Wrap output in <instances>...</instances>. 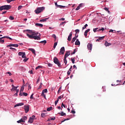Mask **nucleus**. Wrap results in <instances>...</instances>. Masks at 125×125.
Masks as SVG:
<instances>
[{
	"instance_id": "obj_35",
	"label": "nucleus",
	"mask_w": 125,
	"mask_h": 125,
	"mask_svg": "<svg viewBox=\"0 0 125 125\" xmlns=\"http://www.w3.org/2000/svg\"><path fill=\"white\" fill-rule=\"evenodd\" d=\"M87 26H88L87 24H85L84 26L82 28L83 30H84V29H85Z\"/></svg>"
},
{
	"instance_id": "obj_55",
	"label": "nucleus",
	"mask_w": 125,
	"mask_h": 125,
	"mask_svg": "<svg viewBox=\"0 0 125 125\" xmlns=\"http://www.w3.org/2000/svg\"><path fill=\"white\" fill-rule=\"evenodd\" d=\"M52 38H54V39H56V35H55V34H53L52 35Z\"/></svg>"
},
{
	"instance_id": "obj_29",
	"label": "nucleus",
	"mask_w": 125,
	"mask_h": 125,
	"mask_svg": "<svg viewBox=\"0 0 125 125\" xmlns=\"http://www.w3.org/2000/svg\"><path fill=\"white\" fill-rule=\"evenodd\" d=\"M64 63L65 65H67V58H64Z\"/></svg>"
},
{
	"instance_id": "obj_38",
	"label": "nucleus",
	"mask_w": 125,
	"mask_h": 125,
	"mask_svg": "<svg viewBox=\"0 0 125 125\" xmlns=\"http://www.w3.org/2000/svg\"><path fill=\"white\" fill-rule=\"evenodd\" d=\"M98 29V28H94L93 29V32L94 33H96V32H97V31H98V30H97Z\"/></svg>"
},
{
	"instance_id": "obj_31",
	"label": "nucleus",
	"mask_w": 125,
	"mask_h": 125,
	"mask_svg": "<svg viewBox=\"0 0 125 125\" xmlns=\"http://www.w3.org/2000/svg\"><path fill=\"white\" fill-rule=\"evenodd\" d=\"M24 90V86H22L21 89H20V92H23V91Z\"/></svg>"
},
{
	"instance_id": "obj_26",
	"label": "nucleus",
	"mask_w": 125,
	"mask_h": 125,
	"mask_svg": "<svg viewBox=\"0 0 125 125\" xmlns=\"http://www.w3.org/2000/svg\"><path fill=\"white\" fill-rule=\"evenodd\" d=\"M22 121H24V123H25V121L27 120V116H24L22 118Z\"/></svg>"
},
{
	"instance_id": "obj_28",
	"label": "nucleus",
	"mask_w": 125,
	"mask_h": 125,
	"mask_svg": "<svg viewBox=\"0 0 125 125\" xmlns=\"http://www.w3.org/2000/svg\"><path fill=\"white\" fill-rule=\"evenodd\" d=\"M104 38H105V36L99 37V38H98L99 41H102V40H103Z\"/></svg>"
},
{
	"instance_id": "obj_41",
	"label": "nucleus",
	"mask_w": 125,
	"mask_h": 125,
	"mask_svg": "<svg viewBox=\"0 0 125 125\" xmlns=\"http://www.w3.org/2000/svg\"><path fill=\"white\" fill-rule=\"evenodd\" d=\"M24 53V52H19V56H22V54Z\"/></svg>"
},
{
	"instance_id": "obj_32",
	"label": "nucleus",
	"mask_w": 125,
	"mask_h": 125,
	"mask_svg": "<svg viewBox=\"0 0 125 125\" xmlns=\"http://www.w3.org/2000/svg\"><path fill=\"white\" fill-rule=\"evenodd\" d=\"M52 109V107H50L47 108V111H48V112H49V111H51V110Z\"/></svg>"
},
{
	"instance_id": "obj_2",
	"label": "nucleus",
	"mask_w": 125,
	"mask_h": 125,
	"mask_svg": "<svg viewBox=\"0 0 125 125\" xmlns=\"http://www.w3.org/2000/svg\"><path fill=\"white\" fill-rule=\"evenodd\" d=\"M11 9V5H4L0 7V11L2 10H9Z\"/></svg>"
},
{
	"instance_id": "obj_61",
	"label": "nucleus",
	"mask_w": 125,
	"mask_h": 125,
	"mask_svg": "<svg viewBox=\"0 0 125 125\" xmlns=\"http://www.w3.org/2000/svg\"><path fill=\"white\" fill-rule=\"evenodd\" d=\"M7 74H8V75H9V76H11V75H12V74H11V73L9 72H7Z\"/></svg>"
},
{
	"instance_id": "obj_24",
	"label": "nucleus",
	"mask_w": 125,
	"mask_h": 125,
	"mask_svg": "<svg viewBox=\"0 0 125 125\" xmlns=\"http://www.w3.org/2000/svg\"><path fill=\"white\" fill-rule=\"evenodd\" d=\"M40 43H43V44H45V43H46V40H44L43 41H41L40 42Z\"/></svg>"
},
{
	"instance_id": "obj_6",
	"label": "nucleus",
	"mask_w": 125,
	"mask_h": 125,
	"mask_svg": "<svg viewBox=\"0 0 125 125\" xmlns=\"http://www.w3.org/2000/svg\"><path fill=\"white\" fill-rule=\"evenodd\" d=\"M65 53V47H62L59 53L60 55H63Z\"/></svg>"
},
{
	"instance_id": "obj_44",
	"label": "nucleus",
	"mask_w": 125,
	"mask_h": 125,
	"mask_svg": "<svg viewBox=\"0 0 125 125\" xmlns=\"http://www.w3.org/2000/svg\"><path fill=\"white\" fill-rule=\"evenodd\" d=\"M41 117H42V118H44V117H45V113H42L41 114Z\"/></svg>"
},
{
	"instance_id": "obj_19",
	"label": "nucleus",
	"mask_w": 125,
	"mask_h": 125,
	"mask_svg": "<svg viewBox=\"0 0 125 125\" xmlns=\"http://www.w3.org/2000/svg\"><path fill=\"white\" fill-rule=\"evenodd\" d=\"M111 43H108L107 42V41L105 42V43H104V45L105 46H109V45H111Z\"/></svg>"
},
{
	"instance_id": "obj_7",
	"label": "nucleus",
	"mask_w": 125,
	"mask_h": 125,
	"mask_svg": "<svg viewBox=\"0 0 125 125\" xmlns=\"http://www.w3.org/2000/svg\"><path fill=\"white\" fill-rule=\"evenodd\" d=\"M7 46L9 47H11V46H13L14 47H18V46H19V45L17 44H11L8 45Z\"/></svg>"
},
{
	"instance_id": "obj_30",
	"label": "nucleus",
	"mask_w": 125,
	"mask_h": 125,
	"mask_svg": "<svg viewBox=\"0 0 125 125\" xmlns=\"http://www.w3.org/2000/svg\"><path fill=\"white\" fill-rule=\"evenodd\" d=\"M54 120H55V117L50 118V119H48V121H54Z\"/></svg>"
},
{
	"instance_id": "obj_49",
	"label": "nucleus",
	"mask_w": 125,
	"mask_h": 125,
	"mask_svg": "<svg viewBox=\"0 0 125 125\" xmlns=\"http://www.w3.org/2000/svg\"><path fill=\"white\" fill-rule=\"evenodd\" d=\"M75 33L76 34H78V33H80V30L79 29L75 30Z\"/></svg>"
},
{
	"instance_id": "obj_5",
	"label": "nucleus",
	"mask_w": 125,
	"mask_h": 125,
	"mask_svg": "<svg viewBox=\"0 0 125 125\" xmlns=\"http://www.w3.org/2000/svg\"><path fill=\"white\" fill-rule=\"evenodd\" d=\"M44 93H47V89H44L42 90V96L45 99H46V97H45V94Z\"/></svg>"
},
{
	"instance_id": "obj_60",
	"label": "nucleus",
	"mask_w": 125,
	"mask_h": 125,
	"mask_svg": "<svg viewBox=\"0 0 125 125\" xmlns=\"http://www.w3.org/2000/svg\"><path fill=\"white\" fill-rule=\"evenodd\" d=\"M64 23H66V22H65V21L62 22L60 23V25L61 26V25H63V24H64Z\"/></svg>"
},
{
	"instance_id": "obj_22",
	"label": "nucleus",
	"mask_w": 125,
	"mask_h": 125,
	"mask_svg": "<svg viewBox=\"0 0 125 125\" xmlns=\"http://www.w3.org/2000/svg\"><path fill=\"white\" fill-rule=\"evenodd\" d=\"M82 4H80L76 8V10H79L81 7H82Z\"/></svg>"
},
{
	"instance_id": "obj_10",
	"label": "nucleus",
	"mask_w": 125,
	"mask_h": 125,
	"mask_svg": "<svg viewBox=\"0 0 125 125\" xmlns=\"http://www.w3.org/2000/svg\"><path fill=\"white\" fill-rule=\"evenodd\" d=\"M72 36H73V34L72 32H70L67 38V41H68V42H71V40H72Z\"/></svg>"
},
{
	"instance_id": "obj_18",
	"label": "nucleus",
	"mask_w": 125,
	"mask_h": 125,
	"mask_svg": "<svg viewBox=\"0 0 125 125\" xmlns=\"http://www.w3.org/2000/svg\"><path fill=\"white\" fill-rule=\"evenodd\" d=\"M22 105H24V104L20 103V104H16L15 105V107H18L19 106H22Z\"/></svg>"
},
{
	"instance_id": "obj_15",
	"label": "nucleus",
	"mask_w": 125,
	"mask_h": 125,
	"mask_svg": "<svg viewBox=\"0 0 125 125\" xmlns=\"http://www.w3.org/2000/svg\"><path fill=\"white\" fill-rule=\"evenodd\" d=\"M28 50L32 51V53H33V54H36V51L35 50V49H34L33 48H29Z\"/></svg>"
},
{
	"instance_id": "obj_21",
	"label": "nucleus",
	"mask_w": 125,
	"mask_h": 125,
	"mask_svg": "<svg viewBox=\"0 0 125 125\" xmlns=\"http://www.w3.org/2000/svg\"><path fill=\"white\" fill-rule=\"evenodd\" d=\"M17 123H18V124H21V123H24V121L22 119H21V120L18 121Z\"/></svg>"
},
{
	"instance_id": "obj_33",
	"label": "nucleus",
	"mask_w": 125,
	"mask_h": 125,
	"mask_svg": "<svg viewBox=\"0 0 125 125\" xmlns=\"http://www.w3.org/2000/svg\"><path fill=\"white\" fill-rule=\"evenodd\" d=\"M21 57L22 58H26V55L25 54V52H24L22 55H21Z\"/></svg>"
},
{
	"instance_id": "obj_56",
	"label": "nucleus",
	"mask_w": 125,
	"mask_h": 125,
	"mask_svg": "<svg viewBox=\"0 0 125 125\" xmlns=\"http://www.w3.org/2000/svg\"><path fill=\"white\" fill-rule=\"evenodd\" d=\"M71 71H70L69 70L67 71V75H68V76H69V75H70L71 74Z\"/></svg>"
},
{
	"instance_id": "obj_62",
	"label": "nucleus",
	"mask_w": 125,
	"mask_h": 125,
	"mask_svg": "<svg viewBox=\"0 0 125 125\" xmlns=\"http://www.w3.org/2000/svg\"><path fill=\"white\" fill-rule=\"evenodd\" d=\"M32 88V87L31 86V85H30V84H28V89H31Z\"/></svg>"
},
{
	"instance_id": "obj_23",
	"label": "nucleus",
	"mask_w": 125,
	"mask_h": 125,
	"mask_svg": "<svg viewBox=\"0 0 125 125\" xmlns=\"http://www.w3.org/2000/svg\"><path fill=\"white\" fill-rule=\"evenodd\" d=\"M58 114H60L61 116H66V113H64L63 112H62L61 113H59Z\"/></svg>"
},
{
	"instance_id": "obj_46",
	"label": "nucleus",
	"mask_w": 125,
	"mask_h": 125,
	"mask_svg": "<svg viewBox=\"0 0 125 125\" xmlns=\"http://www.w3.org/2000/svg\"><path fill=\"white\" fill-rule=\"evenodd\" d=\"M42 68V66L41 65H39L36 67V70H38V69H41Z\"/></svg>"
},
{
	"instance_id": "obj_14",
	"label": "nucleus",
	"mask_w": 125,
	"mask_h": 125,
	"mask_svg": "<svg viewBox=\"0 0 125 125\" xmlns=\"http://www.w3.org/2000/svg\"><path fill=\"white\" fill-rule=\"evenodd\" d=\"M81 44V42L79 41V39H77L76 41L75 42V45H80Z\"/></svg>"
},
{
	"instance_id": "obj_52",
	"label": "nucleus",
	"mask_w": 125,
	"mask_h": 125,
	"mask_svg": "<svg viewBox=\"0 0 125 125\" xmlns=\"http://www.w3.org/2000/svg\"><path fill=\"white\" fill-rule=\"evenodd\" d=\"M63 96H60L58 98V99H61V98H63Z\"/></svg>"
},
{
	"instance_id": "obj_16",
	"label": "nucleus",
	"mask_w": 125,
	"mask_h": 125,
	"mask_svg": "<svg viewBox=\"0 0 125 125\" xmlns=\"http://www.w3.org/2000/svg\"><path fill=\"white\" fill-rule=\"evenodd\" d=\"M48 19V18L42 19V20H40V22H46V21H47Z\"/></svg>"
},
{
	"instance_id": "obj_47",
	"label": "nucleus",
	"mask_w": 125,
	"mask_h": 125,
	"mask_svg": "<svg viewBox=\"0 0 125 125\" xmlns=\"http://www.w3.org/2000/svg\"><path fill=\"white\" fill-rule=\"evenodd\" d=\"M29 60V58H26V59H23V62H27V60Z\"/></svg>"
},
{
	"instance_id": "obj_50",
	"label": "nucleus",
	"mask_w": 125,
	"mask_h": 125,
	"mask_svg": "<svg viewBox=\"0 0 125 125\" xmlns=\"http://www.w3.org/2000/svg\"><path fill=\"white\" fill-rule=\"evenodd\" d=\"M23 95L24 96H28V93H27L23 92Z\"/></svg>"
},
{
	"instance_id": "obj_34",
	"label": "nucleus",
	"mask_w": 125,
	"mask_h": 125,
	"mask_svg": "<svg viewBox=\"0 0 125 125\" xmlns=\"http://www.w3.org/2000/svg\"><path fill=\"white\" fill-rule=\"evenodd\" d=\"M71 61L73 64H75V58H71Z\"/></svg>"
},
{
	"instance_id": "obj_3",
	"label": "nucleus",
	"mask_w": 125,
	"mask_h": 125,
	"mask_svg": "<svg viewBox=\"0 0 125 125\" xmlns=\"http://www.w3.org/2000/svg\"><path fill=\"white\" fill-rule=\"evenodd\" d=\"M44 7H38L37 9L35 10V12L36 14H39L42 11H43V10H44Z\"/></svg>"
},
{
	"instance_id": "obj_36",
	"label": "nucleus",
	"mask_w": 125,
	"mask_h": 125,
	"mask_svg": "<svg viewBox=\"0 0 125 125\" xmlns=\"http://www.w3.org/2000/svg\"><path fill=\"white\" fill-rule=\"evenodd\" d=\"M9 19H10V20H14V17H13V16H10L9 18Z\"/></svg>"
},
{
	"instance_id": "obj_59",
	"label": "nucleus",
	"mask_w": 125,
	"mask_h": 125,
	"mask_svg": "<svg viewBox=\"0 0 125 125\" xmlns=\"http://www.w3.org/2000/svg\"><path fill=\"white\" fill-rule=\"evenodd\" d=\"M69 119H64L63 121H62V123H64L65 121H68Z\"/></svg>"
},
{
	"instance_id": "obj_17",
	"label": "nucleus",
	"mask_w": 125,
	"mask_h": 125,
	"mask_svg": "<svg viewBox=\"0 0 125 125\" xmlns=\"http://www.w3.org/2000/svg\"><path fill=\"white\" fill-rule=\"evenodd\" d=\"M35 26H37L38 27H43V25L42 24L37 23L35 24Z\"/></svg>"
},
{
	"instance_id": "obj_51",
	"label": "nucleus",
	"mask_w": 125,
	"mask_h": 125,
	"mask_svg": "<svg viewBox=\"0 0 125 125\" xmlns=\"http://www.w3.org/2000/svg\"><path fill=\"white\" fill-rule=\"evenodd\" d=\"M48 67H52V64L50 63H48Z\"/></svg>"
},
{
	"instance_id": "obj_57",
	"label": "nucleus",
	"mask_w": 125,
	"mask_h": 125,
	"mask_svg": "<svg viewBox=\"0 0 125 125\" xmlns=\"http://www.w3.org/2000/svg\"><path fill=\"white\" fill-rule=\"evenodd\" d=\"M71 113H72V114H75L76 113V111H75L74 110H72Z\"/></svg>"
},
{
	"instance_id": "obj_9",
	"label": "nucleus",
	"mask_w": 125,
	"mask_h": 125,
	"mask_svg": "<svg viewBox=\"0 0 125 125\" xmlns=\"http://www.w3.org/2000/svg\"><path fill=\"white\" fill-rule=\"evenodd\" d=\"M87 48L88 50H91L92 49V44L88 43L87 44Z\"/></svg>"
},
{
	"instance_id": "obj_27",
	"label": "nucleus",
	"mask_w": 125,
	"mask_h": 125,
	"mask_svg": "<svg viewBox=\"0 0 125 125\" xmlns=\"http://www.w3.org/2000/svg\"><path fill=\"white\" fill-rule=\"evenodd\" d=\"M0 42L1 43H3V42H4V40L2 38H0Z\"/></svg>"
},
{
	"instance_id": "obj_37",
	"label": "nucleus",
	"mask_w": 125,
	"mask_h": 125,
	"mask_svg": "<svg viewBox=\"0 0 125 125\" xmlns=\"http://www.w3.org/2000/svg\"><path fill=\"white\" fill-rule=\"evenodd\" d=\"M104 27H102L101 29H98L97 32H100V31H104Z\"/></svg>"
},
{
	"instance_id": "obj_63",
	"label": "nucleus",
	"mask_w": 125,
	"mask_h": 125,
	"mask_svg": "<svg viewBox=\"0 0 125 125\" xmlns=\"http://www.w3.org/2000/svg\"><path fill=\"white\" fill-rule=\"evenodd\" d=\"M8 37H7V36H4V37H1V38H2L3 39H7Z\"/></svg>"
},
{
	"instance_id": "obj_45",
	"label": "nucleus",
	"mask_w": 125,
	"mask_h": 125,
	"mask_svg": "<svg viewBox=\"0 0 125 125\" xmlns=\"http://www.w3.org/2000/svg\"><path fill=\"white\" fill-rule=\"evenodd\" d=\"M58 101H59V100L57 99V100L55 102V105H57V103H58Z\"/></svg>"
},
{
	"instance_id": "obj_12",
	"label": "nucleus",
	"mask_w": 125,
	"mask_h": 125,
	"mask_svg": "<svg viewBox=\"0 0 125 125\" xmlns=\"http://www.w3.org/2000/svg\"><path fill=\"white\" fill-rule=\"evenodd\" d=\"M90 31V29H88L86 30L85 31L84 33V36L86 38L87 37V33Z\"/></svg>"
},
{
	"instance_id": "obj_54",
	"label": "nucleus",
	"mask_w": 125,
	"mask_h": 125,
	"mask_svg": "<svg viewBox=\"0 0 125 125\" xmlns=\"http://www.w3.org/2000/svg\"><path fill=\"white\" fill-rule=\"evenodd\" d=\"M63 107L64 108H66V106H65V105H64V104L62 103V107L63 108Z\"/></svg>"
},
{
	"instance_id": "obj_40",
	"label": "nucleus",
	"mask_w": 125,
	"mask_h": 125,
	"mask_svg": "<svg viewBox=\"0 0 125 125\" xmlns=\"http://www.w3.org/2000/svg\"><path fill=\"white\" fill-rule=\"evenodd\" d=\"M57 42H55L54 44V46H53V47H54V49H55V48H56V46H57Z\"/></svg>"
},
{
	"instance_id": "obj_8",
	"label": "nucleus",
	"mask_w": 125,
	"mask_h": 125,
	"mask_svg": "<svg viewBox=\"0 0 125 125\" xmlns=\"http://www.w3.org/2000/svg\"><path fill=\"white\" fill-rule=\"evenodd\" d=\"M24 110L25 113H28L29 111V105H24Z\"/></svg>"
},
{
	"instance_id": "obj_42",
	"label": "nucleus",
	"mask_w": 125,
	"mask_h": 125,
	"mask_svg": "<svg viewBox=\"0 0 125 125\" xmlns=\"http://www.w3.org/2000/svg\"><path fill=\"white\" fill-rule=\"evenodd\" d=\"M22 7H23V6L22 5H20L18 7V10H20V9H21L22 8Z\"/></svg>"
},
{
	"instance_id": "obj_1",
	"label": "nucleus",
	"mask_w": 125,
	"mask_h": 125,
	"mask_svg": "<svg viewBox=\"0 0 125 125\" xmlns=\"http://www.w3.org/2000/svg\"><path fill=\"white\" fill-rule=\"evenodd\" d=\"M25 32H28V33H25L26 34V35L29 39H33L34 40H37L38 41H40L41 40V34H39V32H35L34 31H33L32 30H30L28 29L23 30V33H25ZM31 34V35L29 34Z\"/></svg>"
},
{
	"instance_id": "obj_20",
	"label": "nucleus",
	"mask_w": 125,
	"mask_h": 125,
	"mask_svg": "<svg viewBox=\"0 0 125 125\" xmlns=\"http://www.w3.org/2000/svg\"><path fill=\"white\" fill-rule=\"evenodd\" d=\"M34 122V120L32 119L31 118H29V120H28V123H29L30 124H33V122Z\"/></svg>"
},
{
	"instance_id": "obj_48",
	"label": "nucleus",
	"mask_w": 125,
	"mask_h": 125,
	"mask_svg": "<svg viewBox=\"0 0 125 125\" xmlns=\"http://www.w3.org/2000/svg\"><path fill=\"white\" fill-rule=\"evenodd\" d=\"M36 118V116L35 115H33L32 117H30V118H31L32 119L35 120V118Z\"/></svg>"
},
{
	"instance_id": "obj_25",
	"label": "nucleus",
	"mask_w": 125,
	"mask_h": 125,
	"mask_svg": "<svg viewBox=\"0 0 125 125\" xmlns=\"http://www.w3.org/2000/svg\"><path fill=\"white\" fill-rule=\"evenodd\" d=\"M76 40H77L76 38L74 37L72 40L71 43H73L74 42H76Z\"/></svg>"
},
{
	"instance_id": "obj_13",
	"label": "nucleus",
	"mask_w": 125,
	"mask_h": 125,
	"mask_svg": "<svg viewBox=\"0 0 125 125\" xmlns=\"http://www.w3.org/2000/svg\"><path fill=\"white\" fill-rule=\"evenodd\" d=\"M55 5H56V6H57V7H59L60 8H63V7H65V6L58 5L57 2L55 3Z\"/></svg>"
},
{
	"instance_id": "obj_43",
	"label": "nucleus",
	"mask_w": 125,
	"mask_h": 125,
	"mask_svg": "<svg viewBox=\"0 0 125 125\" xmlns=\"http://www.w3.org/2000/svg\"><path fill=\"white\" fill-rule=\"evenodd\" d=\"M17 87H18V86H17V87H15H15L12 88L11 89V90H12H12H16L17 89Z\"/></svg>"
},
{
	"instance_id": "obj_64",
	"label": "nucleus",
	"mask_w": 125,
	"mask_h": 125,
	"mask_svg": "<svg viewBox=\"0 0 125 125\" xmlns=\"http://www.w3.org/2000/svg\"><path fill=\"white\" fill-rule=\"evenodd\" d=\"M76 53V51H73V52L71 53V55H73V54H75Z\"/></svg>"
},
{
	"instance_id": "obj_58",
	"label": "nucleus",
	"mask_w": 125,
	"mask_h": 125,
	"mask_svg": "<svg viewBox=\"0 0 125 125\" xmlns=\"http://www.w3.org/2000/svg\"><path fill=\"white\" fill-rule=\"evenodd\" d=\"M104 10H105V11H108V10H109V8H107L106 7L104 8Z\"/></svg>"
},
{
	"instance_id": "obj_4",
	"label": "nucleus",
	"mask_w": 125,
	"mask_h": 125,
	"mask_svg": "<svg viewBox=\"0 0 125 125\" xmlns=\"http://www.w3.org/2000/svg\"><path fill=\"white\" fill-rule=\"evenodd\" d=\"M54 63L55 64H56V65H58V67H61V63H60V62H59V60L56 57H55L54 58Z\"/></svg>"
},
{
	"instance_id": "obj_11",
	"label": "nucleus",
	"mask_w": 125,
	"mask_h": 125,
	"mask_svg": "<svg viewBox=\"0 0 125 125\" xmlns=\"http://www.w3.org/2000/svg\"><path fill=\"white\" fill-rule=\"evenodd\" d=\"M71 54L70 53V51H67L65 52V54L64 55V58H67V57H68V56H69V55H70Z\"/></svg>"
},
{
	"instance_id": "obj_39",
	"label": "nucleus",
	"mask_w": 125,
	"mask_h": 125,
	"mask_svg": "<svg viewBox=\"0 0 125 125\" xmlns=\"http://www.w3.org/2000/svg\"><path fill=\"white\" fill-rule=\"evenodd\" d=\"M15 0H6L7 2L8 3H10V2H11V1H14Z\"/></svg>"
},
{
	"instance_id": "obj_53",
	"label": "nucleus",
	"mask_w": 125,
	"mask_h": 125,
	"mask_svg": "<svg viewBox=\"0 0 125 125\" xmlns=\"http://www.w3.org/2000/svg\"><path fill=\"white\" fill-rule=\"evenodd\" d=\"M34 94H32L30 96V99H34Z\"/></svg>"
}]
</instances>
